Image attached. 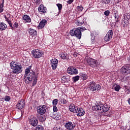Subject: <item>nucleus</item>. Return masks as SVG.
<instances>
[{
  "label": "nucleus",
  "mask_w": 130,
  "mask_h": 130,
  "mask_svg": "<svg viewBox=\"0 0 130 130\" xmlns=\"http://www.w3.org/2000/svg\"><path fill=\"white\" fill-rule=\"evenodd\" d=\"M38 10L42 13H45L46 12V7H44V5L42 4L39 7Z\"/></svg>",
  "instance_id": "24"
},
{
  "label": "nucleus",
  "mask_w": 130,
  "mask_h": 130,
  "mask_svg": "<svg viewBox=\"0 0 130 130\" xmlns=\"http://www.w3.org/2000/svg\"><path fill=\"white\" fill-rule=\"evenodd\" d=\"M60 56L62 59H66L67 58V55H66L64 54L60 55Z\"/></svg>",
  "instance_id": "38"
},
{
  "label": "nucleus",
  "mask_w": 130,
  "mask_h": 130,
  "mask_svg": "<svg viewBox=\"0 0 130 130\" xmlns=\"http://www.w3.org/2000/svg\"><path fill=\"white\" fill-rule=\"evenodd\" d=\"M56 6L58 7L59 10L58 14L57 15V16H58V15H59V13H60L61 11V9H62V5L60 4H57Z\"/></svg>",
  "instance_id": "28"
},
{
  "label": "nucleus",
  "mask_w": 130,
  "mask_h": 130,
  "mask_svg": "<svg viewBox=\"0 0 130 130\" xmlns=\"http://www.w3.org/2000/svg\"><path fill=\"white\" fill-rule=\"evenodd\" d=\"M53 112H57V111H58V109L56 106H53Z\"/></svg>",
  "instance_id": "36"
},
{
  "label": "nucleus",
  "mask_w": 130,
  "mask_h": 130,
  "mask_svg": "<svg viewBox=\"0 0 130 130\" xmlns=\"http://www.w3.org/2000/svg\"><path fill=\"white\" fill-rule=\"evenodd\" d=\"M78 107H76L74 104H71L69 106V110L71 112H73V113H75L77 112V109Z\"/></svg>",
  "instance_id": "19"
},
{
  "label": "nucleus",
  "mask_w": 130,
  "mask_h": 130,
  "mask_svg": "<svg viewBox=\"0 0 130 130\" xmlns=\"http://www.w3.org/2000/svg\"><path fill=\"white\" fill-rule=\"evenodd\" d=\"M14 26L15 27V28H18V27H19V24H18L17 22H14Z\"/></svg>",
  "instance_id": "43"
},
{
  "label": "nucleus",
  "mask_w": 130,
  "mask_h": 130,
  "mask_svg": "<svg viewBox=\"0 0 130 130\" xmlns=\"http://www.w3.org/2000/svg\"><path fill=\"white\" fill-rule=\"evenodd\" d=\"M74 2V0H69L67 3L69 4V5H71L72 3Z\"/></svg>",
  "instance_id": "44"
},
{
  "label": "nucleus",
  "mask_w": 130,
  "mask_h": 130,
  "mask_svg": "<svg viewBox=\"0 0 130 130\" xmlns=\"http://www.w3.org/2000/svg\"><path fill=\"white\" fill-rule=\"evenodd\" d=\"M29 35L30 36H36L37 35V31L33 28H28L27 30Z\"/></svg>",
  "instance_id": "20"
},
{
  "label": "nucleus",
  "mask_w": 130,
  "mask_h": 130,
  "mask_svg": "<svg viewBox=\"0 0 130 130\" xmlns=\"http://www.w3.org/2000/svg\"><path fill=\"white\" fill-rule=\"evenodd\" d=\"M50 64L52 70H56L58 66V60L55 58H52L50 60Z\"/></svg>",
  "instance_id": "9"
},
{
  "label": "nucleus",
  "mask_w": 130,
  "mask_h": 130,
  "mask_svg": "<svg viewBox=\"0 0 130 130\" xmlns=\"http://www.w3.org/2000/svg\"><path fill=\"white\" fill-rule=\"evenodd\" d=\"M34 2L36 4V5H39L41 3V0H34Z\"/></svg>",
  "instance_id": "40"
},
{
  "label": "nucleus",
  "mask_w": 130,
  "mask_h": 130,
  "mask_svg": "<svg viewBox=\"0 0 130 130\" xmlns=\"http://www.w3.org/2000/svg\"><path fill=\"white\" fill-rule=\"evenodd\" d=\"M1 92H2V90H1V89H0V93H1Z\"/></svg>",
  "instance_id": "53"
},
{
  "label": "nucleus",
  "mask_w": 130,
  "mask_h": 130,
  "mask_svg": "<svg viewBox=\"0 0 130 130\" xmlns=\"http://www.w3.org/2000/svg\"><path fill=\"white\" fill-rule=\"evenodd\" d=\"M75 113H78L77 114V116H83L85 112V110H84V109L78 107L76 109V112H75Z\"/></svg>",
  "instance_id": "16"
},
{
  "label": "nucleus",
  "mask_w": 130,
  "mask_h": 130,
  "mask_svg": "<svg viewBox=\"0 0 130 130\" xmlns=\"http://www.w3.org/2000/svg\"><path fill=\"white\" fill-rule=\"evenodd\" d=\"M56 117L57 118V119H60L61 116L60 115H57Z\"/></svg>",
  "instance_id": "45"
},
{
  "label": "nucleus",
  "mask_w": 130,
  "mask_h": 130,
  "mask_svg": "<svg viewBox=\"0 0 130 130\" xmlns=\"http://www.w3.org/2000/svg\"><path fill=\"white\" fill-rule=\"evenodd\" d=\"M10 67H11L13 74H21V72L23 71V68L22 65L18 64L15 61H12L10 62Z\"/></svg>",
  "instance_id": "4"
},
{
  "label": "nucleus",
  "mask_w": 130,
  "mask_h": 130,
  "mask_svg": "<svg viewBox=\"0 0 130 130\" xmlns=\"http://www.w3.org/2000/svg\"><path fill=\"white\" fill-rule=\"evenodd\" d=\"M31 54L34 58H40L43 55V52L41 50L35 49L31 51Z\"/></svg>",
  "instance_id": "7"
},
{
  "label": "nucleus",
  "mask_w": 130,
  "mask_h": 130,
  "mask_svg": "<svg viewBox=\"0 0 130 130\" xmlns=\"http://www.w3.org/2000/svg\"><path fill=\"white\" fill-rule=\"evenodd\" d=\"M7 16H8V17H10V14H7Z\"/></svg>",
  "instance_id": "51"
},
{
  "label": "nucleus",
  "mask_w": 130,
  "mask_h": 130,
  "mask_svg": "<svg viewBox=\"0 0 130 130\" xmlns=\"http://www.w3.org/2000/svg\"><path fill=\"white\" fill-rule=\"evenodd\" d=\"M113 35V32L112 30H110L106 34L105 37V40L106 41H109L112 38V36Z\"/></svg>",
  "instance_id": "15"
},
{
  "label": "nucleus",
  "mask_w": 130,
  "mask_h": 130,
  "mask_svg": "<svg viewBox=\"0 0 130 130\" xmlns=\"http://www.w3.org/2000/svg\"><path fill=\"white\" fill-rule=\"evenodd\" d=\"M63 104H66V103H67V101L66 100H63Z\"/></svg>",
  "instance_id": "49"
},
{
  "label": "nucleus",
  "mask_w": 130,
  "mask_h": 130,
  "mask_svg": "<svg viewBox=\"0 0 130 130\" xmlns=\"http://www.w3.org/2000/svg\"><path fill=\"white\" fill-rule=\"evenodd\" d=\"M67 73L69 75H78L79 74V71L75 67H70L68 68Z\"/></svg>",
  "instance_id": "11"
},
{
  "label": "nucleus",
  "mask_w": 130,
  "mask_h": 130,
  "mask_svg": "<svg viewBox=\"0 0 130 130\" xmlns=\"http://www.w3.org/2000/svg\"><path fill=\"white\" fill-rule=\"evenodd\" d=\"M88 89L90 92L93 93H96L97 91H100L101 90V86L99 84H96V82L94 81H91L89 82Z\"/></svg>",
  "instance_id": "5"
},
{
  "label": "nucleus",
  "mask_w": 130,
  "mask_h": 130,
  "mask_svg": "<svg viewBox=\"0 0 130 130\" xmlns=\"http://www.w3.org/2000/svg\"><path fill=\"white\" fill-rule=\"evenodd\" d=\"M25 106V101L22 100L18 102V103L16 105V108L17 109H23Z\"/></svg>",
  "instance_id": "17"
},
{
  "label": "nucleus",
  "mask_w": 130,
  "mask_h": 130,
  "mask_svg": "<svg viewBox=\"0 0 130 130\" xmlns=\"http://www.w3.org/2000/svg\"><path fill=\"white\" fill-rule=\"evenodd\" d=\"M79 80H80V76H79L78 75L72 78V80L74 83H76V82H78V81Z\"/></svg>",
  "instance_id": "29"
},
{
  "label": "nucleus",
  "mask_w": 130,
  "mask_h": 130,
  "mask_svg": "<svg viewBox=\"0 0 130 130\" xmlns=\"http://www.w3.org/2000/svg\"><path fill=\"white\" fill-rule=\"evenodd\" d=\"M61 81H63V82H66L67 81V77H66V76H63L61 78Z\"/></svg>",
  "instance_id": "41"
},
{
  "label": "nucleus",
  "mask_w": 130,
  "mask_h": 130,
  "mask_svg": "<svg viewBox=\"0 0 130 130\" xmlns=\"http://www.w3.org/2000/svg\"><path fill=\"white\" fill-rule=\"evenodd\" d=\"M103 3L107 5V4H109L110 3V0H103Z\"/></svg>",
  "instance_id": "39"
},
{
  "label": "nucleus",
  "mask_w": 130,
  "mask_h": 130,
  "mask_svg": "<svg viewBox=\"0 0 130 130\" xmlns=\"http://www.w3.org/2000/svg\"><path fill=\"white\" fill-rule=\"evenodd\" d=\"M96 35V32H92L91 33V42H93L94 40H95V35Z\"/></svg>",
  "instance_id": "30"
},
{
  "label": "nucleus",
  "mask_w": 130,
  "mask_h": 130,
  "mask_svg": "<svg viewBox=\"0 0 130 130\" xmlns=\"http://www.w3.org/2000/svg\"><path fill=\"white\" fill-rule=\"evenodd\" d=\"M129 16L128 15H125L124 16V19L122 22V24H124V25H126V24H128V20Z\"/></svg>",
  "instance_id": "25"
},
{
  "label": "nucleus",
  "mask_w": 130,
  "mask_h": 130,
  "mask_svg": "<svg viewBox=\"0 0 130 130\" xmlns=\"http://www.w3.org/2000/svg\"><path fill=\"white\" fill-rule=\"evenodd\" d=\"M115 19L116 21L115 26L118 27V26L120 25V22H119V16H118L116 13H115Z\"/></svg>",
  "instance_id": "22"
},
{
  "label": "nucleus",
  "mask_w": 130,
  "mask_h": 130,
  "mask_svg": "<svg viewBox=\"0 0 130 130\" xmlns=\"http://www.w3.org/2000/svg\"><path fill=\"white\" fill-rule=\"evenodd\" d=\"M46 106L45 105L39 106L38 107L37 112L41 115H43L46 112Z\"/></svg>",
  "instance_id": "12"
},
{
  "label": "nucleus",
  "mask_w": 130,
  "mask_h": 130,
  "mask_svg": "<svg viewBox=\"0 0 130 130\" xmlns=\"http://www.w3.org/2000/svg\"><path fill=\"white\" fill-rule=\"evenodd\" d=\"M120 89H121L120 85H116V86L114 88L115 91H116L117 92H119V90Z\"/></svg>",
  "instance_id": "33"
},
{
  "label": "nucleus",
  "mask_w": 130,
  "mask_h": 130,
  "mask_svg": "<svg viewBox=\"0 0 130 130\" xmlns=\"http://www.w3.org/2000/svg\"><path fill=\"white\" fill-rule=\"evenodd\" d=\"M77 9L79 12H82L84 10V8L82 6H78Z\"/></svg>",
  "instance_id": "34"
},
{
  "label": "nucleus",
  "mask_w": 130,
  "mask_h": 130,
  "mask_svg": "<svg viewBox=\"0 0 130 130\" xmlns=\"http://www.w3.org/2000/svg\"><path fill=\"white\" fill-rule=\"evenodd\" d=\"M86 28L85 27L81 26L77 28V29H73L70 31V34L71 36H75L78 39H81L82 37V32L85 31Z\"/></svg>",
  "instance_id": "2"
},
{
  "label": "nucleus",
  "mask_w": 130,
  "mask_h": 130,
  "mask_svg": "<svg viewBox=\"0 0 130 130\" xmlns=\"http://www.w3.org/2000/svg\"><path fill=\"white\" fill-rule=\"evenodd\" d=\"M46 24H47V20L45 19L42 20L38 26V29H42L43 28H44Z\"/></svg>",
  "instance_id": "18"
},
{
  "label": "nucleus",
  "mask_w": 130,
  "mask_h": 130,
  "mask_svg": "<svg viewBox=\"0 0 130 130\" xmlns=\"http://www.w3.org/2000/svg\"><path fill=\"white\" fill-rule=\"evenodd\" d=\"M44 128H43V126L41 125H38L36 127V130H44Z\"/></svg>",
  "instance_id": "32"
},
{
  "label": "nucleus",
  "mask_w": 130,
  "mask_h": 130,
  "mask_svg": "<svg viewBox=\"0 0 130 130\" xmlns=\"http://www.w3.org/2000/svg\"><path fill=\"white\" fill-rule=\"evenodd\" d=\"M127 59L128 61H130V57H128Z\"/></svg>",
  "instance_id": "50"
},
{
  "label": "nucleus",
  "mask_w": 130,
  "mask_h": 130,
  "mask_svg": "<svg viewBox=\"0 0 130 130\" xmlns=\"http://www.w3.org/2000/svg\"><path fill=\"white\" fill-rule=\"evenodd\" d=\"M32 66H30L25 69L24 81L26 84L32 83V86H35L37 84V79L38 75L33 71H30Z\"/></svg>",
  "instance_id": "1"
},
{
  "label": "nucleus",
  "mask_w": 130,
  "mask_h": 130,
  "mask_svg": "<svg viewBox=\"0 0 130 130\" xmlns=\"http://www.w3.org/2000/svg\"><path fill=\"white\" fill-rule=\"evenodd\" d=\"M22 20L23 21L25 22V23H31V18H30V16L27 15H24L22 16Z\"/></svg>",
  "instance_id": "21"
},
{
  "label": "nucleus",
  "mask_w": 130,
  "mask_h": 130,
  "mask_svg": "<svg viewBox=\"0 0 130 130\" xmlns=\"http://www.w3.org/2000/svg\"><path fill=\"white\" fill-rule=\"evenodd\" d=\"M86 22V18L82 17H79L77 19V22H76V25L78 26H82Z\"/></svg>",
  "instance_id": "14"
},
{
  "label": "nucleus",
  "mask_w": 130,
  "mask_h": 130,
  "mask_svg": "<svg viewBox=\"0 0 130 130\" xmlns=\"http://www.w3.org/2000/svg\"><path fill=\"white\" fill-rule=\"evenodd\" d=\"M85 59L86 60L88 64L91 67V68H96L97 67V61L96 60L92 58H89L87 56L85 57Z\"/></svg>",
  "instance_id": "8"
},
{
  "label": "nucleus",
  "mask_w": 130,
  "mask_h": 130,
  "mask_svg": "<svg viewBox=\"0 0 130 130\" xmlns=\"http://www.w3.org/2000/svg\"><path fill=\"white\" fill-rule=\"evenodd\" d=\"M80 76L81 77V79H83V81H85L88 79V76L87 75L83 73H80Z\"/></svg>",
  "instance_id": "26"
},
{
  "label": "nucleus",
  "mask_w": 130,
  "mask_h": 130,
  "mask_svg": "<svg viewBox=\"0 0 130 130\" xmlns=\"http://www.w3.org/2000/svg\"><path fill=\"white\" fill-rule=\"evenodd\" d=\"M41 119L42 121H45V120L46 119V117L45 116H42L41 117Z\"/></svg>",
  "instance_id": "42"
},
{
  "label": "nucleus",
  "mask_w": 130,
  "mask_h": 130,
  "mask_svg": "<svg viewBox=\"0 0 130 130\" xmlns=\"http://www.w3.org/2000/svg\"><path fill=\"white\" fill-rule=\"evenodd\" d=\"M8 28V26L4 22H0V30L4 31V30H6Z\"/></svg>",
  "instance_id": "23"
},
{
  "label": "nucleus",
  "mask_w": 130,
  "mask_h": 130,
  "mask_svg": "<svg viewBox=\"0 0 130 130\" xmlns=\"http://www.w3.org/2000/svg\"><path fill=\"white\" fill-rule=\"evenodd\" d=\"M128 130H130V128Z\"/></svg>",
  "instance_id": "54"
},
{
  "label": "nucleus",
  "mask_w": 130,
  "mask_h": 130,
  "mask_svg": "<svg viewBox=\"0 0 130 130\" xmlns=\"http://www.w3.org/2000/svg\"><path fill=\"white\" fill-rule=\"evenodd\" d=\"M110 14V11H109V10H107L104 12L105 16H109Z\"/></svg>",
  "instance_id": "37"
},
{
  "label": "nucleus",
  "mask_w": 130,
  "mask_h": 130,
  "mask_svg": "<svg viewBox=\"0 0 130 130\" xmlns=\"http://www.w3.org/2000/svg\"><path fill=\"white\" fill-rule=\"evenodd\" d=\"M57 103H58V100L55 99L52 101V105L53 106H56L57 105Z\"/></svg>",
  "instance_id": "31"
},
{
  "label": "nucleus",
  "mask_w": 130,
  "mask_h": 130,
  "mask_svg": "<svg viewBox=\"0 0 130 130\" xmlns=\"http://www.w3.org/2000/svg\"><path fill=\"white\" fill-rule=\"evenodd\" d=\"M110 107L108 106L107 104L101 105V104L98 103L95 106H92V110L93 111H101V112H107L109 110Z\"/></svg>",
  "instance_id": "3"
},
{
  "label": "nucleus",
  "mask_w": 130,
  "mask_h": 130,
  "mask_svg": "<svg viewBox=\"0 0 130 130\" xmlns=\"http://www.w3.org/2000/svg\"><path fill=\"white\" fill-rule=\"evenodd\" d=\"M4 4H5V0H3L2 3L0 4V14L4 12Z\"/></svg>",
  "instance_id": "27"
},
{
  "label": "nucleus",
  "mask_w": 130,
  "mask_h": 130,
  "mask_svg": "<svg viewBox=\"0 0 130 130\" xmlns=\"http://www.w3.org/2000/svg\"><path fill=\"white\" fill-rule=\"evenodd\" d=\"M121 73L123 75H128L130 74V65L127 64L121 68Z\"/></svg>",
  "instance_id": "10"
},
{
  "label": "nucleus",
  "mask_w": 130,
  "mask_h": 130,
  "mask_svg": "<svg viewBox=\"0 0 130 130\" xmlns=\"http://www.w3.org/2000/svg\"><path fill=\"white\" fill-rule=\"evenodd\" d=\"M4 18H5V20L9 19V18H8V17H7V16H6V15H4Z\"/></svg>",
  "instance_id": "48"
},
{
  "label": "nucleus",
  "mask_w": 130,
  "mask_h": 130,
  "mask_svg": "<svg viewBox=\"0 0 130 130\" xmlns=\"http://www.w3.org/2000/svg\"><path fill=\"white\" fill-rule=\"evenodd\" d=\"M6 21V22H7V23H10L11 20L10 19H9V18H7V19L5 20Z\"/></svg>",
  "instance_id": "46"
},
{
  "label": "nucleus",
  "mask_w": 130,
  "mask_h": 130,
  "mask_svg": "<svg viewBox=\"0 0 130 130\" xmlns=\"http://www.w3.org/2000/svg\"><path fill=\"white\" fill-rule=\"evenodd\" d=\"M64 127L68 130H73L75 127H76V125L73 124V122L71 121H69L64 124Z\"/></svg>",
  "instance_id": "13"
},
{
  "label": "nucleus",
  "mask_w": 130,
  "mask_h": 130,
  "mask_svg": "<svg viewBox=\"0 0 130 130\" xmlns=\"http://www.w3.org/2000/svg\"><path fill=\"white\" fill-rule=\"evenodd\" d=\"M5 101H6V102H9L10 100H11V97L8 95H6L4 99Z\"/></svg>",
  "instance_id": "35"
},
{
  "label": "nucleus",
  "mask_w": 130,
  "mask_h": 130,
  "mask_svg": "<svg viewBox=\"0 0 130 130\" xmlns=\"http://www.w3.org/2000/svg\"><path fill=\"white\" fill-rule=\"evenodd\" d=\"M126 87H127V86H125L124 88H126Z\"/></svg>",
  "instance_id": "52"
},
{
  "label": "nucleus",
  "mask_w": 130,
  "mask_h": 130,
  "mask_svg": "<svg viewBox=\"0 0 130 130\" xmlns=\"http://www.w3.org/2000/svg\"><path fill=\"white\" fill-rule=\"evenodd\" d=\"M28 122L31 126L35 127L38 124V119H37L36 117L31 115L28 117Z\"/></svg>",
  "instance_id": "6"
},
{
  "label": "nucleus",
  "mask_w": 130,
  "mask_h": 130,
  "mask_svg": "<svg viewBox=\"0 0 130 130\" xmlns=\"http://www.w3.org/2000/svg\"><path fill=\"white\" fill-rule=\"evenodd\" d=\"M8 24H9V26L10 27H11V28H13V24H12L11 22H9Z\"/></svg>",
  "instance_id": "47"
}]
</instances>
